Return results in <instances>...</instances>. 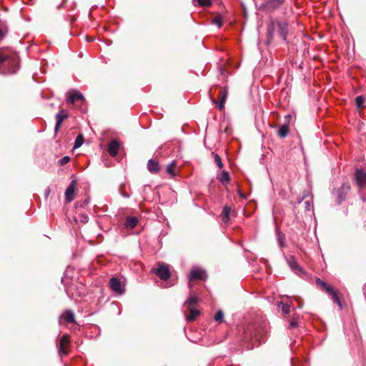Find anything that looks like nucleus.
<instances>
[{"instance_id": "a211bd4d", "label": "nucleus", "mask_w": 366, "mask_h": 366, "mask_svg": "<svg viewBox=\"0 0 366 366\" xmlns=\"http://www.w3.org/2000/svg\"><path fill=\"white\" fill-rule=\"evenodd\" d=\"M61 318L64 320L65 322L66 323H72V322H74L75 321V319H74V314L72 311L71 310H66L65 311L62 315H61Z\"/></svg>"}, {"instance_id": "20e7f679", "label": "nucleus", "mask_w": 366, "mask_h": 366, "mask_svg": "<svg viewBox=\"0 0 366 366\" xmlns=\"http://www.w3.org/2000/svg\"><path fill=\"white\" fill-rule=\"evenodd\" d=\"M284 4V0H264L259 7L260 11L272 13L279 9Z\"/></svg>"}, {"instance_id": "c85d7f7f", "label": "nucleus", "mask_w": 366, "mask_h": 366, "mask_svg": "<svg viewBox=\"0 0 366 366\" xmlns=\"http://www.w3.org/2000/svg\"><path fill=\"white\" fill-rule=\"evenodd\" d=\"M365 103V99L362 96H358L355 99V104L358 108H360L363 106Z\"/></svg>"}, {"instance_id": "a878e982", "label": "nucleus", "mask_w": 366, "mask_h": 366, "mask_svg": "<svg viewBox=\"0 0 366 366\" xmlns=\"http://www.w3.org/2000/svg\"><path fill=\"white\" fill-rule=\"evenodd\" d=\"M84 143V137L82 134H79L76 137L74 144V149H77L80 147Z\"/></svg>"}, {"instance_id": "9d476101", "label": "nucleus", "mask_w": 366, "mask_h": 366, "mask_svg": "<svg viewBox=\"0 0 366 366\" xmlns=\"http://www.w3.org/2000/svg\"><path fill=\"white\" fill-rule=\"evenodd\" d=\"M69 336L67 335H64L61 338L59 347V354L60 356L66 355L68 354L65 347L69 344Z\"/></svg>"}, {"instance_id": "4c0bfd02", "label": "nucleus", "mask_w": 366, "mask_h": 366, "mask_svg": "<svg viewBox=\"0 0 366 366\" xmlns=\"http://www.w3.org/2000/svg\"><path fill=\"white\" fill-rule=\"evenodd\" d=\"M305 209L307 210H310V207H311V204H310V202L309 200L306 201L305 202Z\"/></svg>"}, {"instance_id": "473e14b6", "label": "nucleus", "mask_w": 366, "mask_h": 366, "mask_svg": "<svg viewBox=\"0 0 366 366\" xmlns=\"http://www.w3.org/2000/svg\"><path fill=\"white\" fill-rule=\"evenodd\" d=\"M224 314L222 310H219L214 315V320L217 322H221L223 320Z\"/></svg>"}, {"instance_id": "58836bf2", "label": "nucleus", "mask_w": 366, "mask_h": 366, "mask_svg": "<svg viewBox=\"0 0 366 366\" xmlns=\"http://www.w3.org/2000/svg\"><path fill=\"white\" fill-rule=\"evenodd\" d=\"M49 193H50V189L47 188L46 192H45V194H46V197L49 196Z\"/></svg>"}, {"instance_id": "ea45409f", "label": "nucleus", "mask_w": 366, "mask_h": 366, "mask_svg": "<svg viewBox=\"0 0 366 366\" xmlns=\"http://www.w3.org/2000/svg\"><path fill=\"white\" fill-rule=\"evenodd\" d=\"M86 41H92V39H90V38L86 37Z\"/></svg>"}, {"instance_id": "4468645a", "label": "nucleus", "mask_w": 366, "mask_h": 366, "mask_svg": "<svg viewBox=\"0 0 366 366\" xmlns=\"http://www.w3.org/2000/svg\"><path fill=\"white\" fill-rule=\"evenodd\" d=\"M76 181L72 180L68 188L65 192V198L67 202H70L74 199V192H75Z\"/></svg>"}, {"instance_id": "bb28decb", "label": "nucleus", "mask_w": 366, "mask_h": 366, "mask_svg": "<svg viewBox=\"0 0 366 366\" xmlns=\"http://www.w3.org/2000/svg\"><path fill=\"white\" fill-rule=\"evenodd\" d=\"M176 164V162L175 161H173L172 162H171L169 164H168L167 167V172L172 176V177H174V167Z\"/></svg>"}, {"instance_id": "f257e3e1", "label": "nucleus", "mask_w": 366, "mask_h": 366, "mask_svg": "<svg viewBox=\"0 0 366 366\" xmlns=\"http://www.w3.org/2000/svg\"><path fill=\"white\" fill-rule=\"evenodd\" d=\"M19 59L14 54L0 50V73H15L19 69Z\"/></svg>"}, {"instance_id": "7ed1b4c3", "label": "nucleus", "mask_w": 366, "mask_h": 366, "mask_svg": "<svg viewBox=\"0 0 366 366\" xmlns=\"http://www.w3.org/2000/svg\"><path fill=\"white\" fill-rule=\"evenodd\" d=\"M315 282L317 285L330 295L333 301L338 305L340 309H342V305L338 295V291L320 278H317Z\"/></svg>"}, {"instance_id": "0eeeda50", "label": "nucleus", "mask_w": 366, "mask_h": 366, "mask_svg": "<svg viewBox=\"0 0 366 366\" xmlns=\"http://www.w3.org/2000/svg\"><path fill=\"white\" fill-rule=\"evenodd\" d=\"M112 290L117 295H122L124 292V285L119 278L112 277L109 280Z\"/></svg>"}, {"instance_id": "aec40b11", "label": "nucleus", "mask_w": 366, "mask_h": 366, "mask_svg": "<svg viewBox=\"0 0 366 366\" xmlns=\"http://www.w3.org/2000/svg\"><path fill=\"white\" fill-rule=\"evenodd\" d=\"M231 212V207L224 206L222 212V219L224 223H227L229 220V215Z\"/></svg>"}, {"instance_id": "4be33fe9", "label": "nucleus", "mask_w": 366, "mask_h": 366, "mask_svg": "<svg viewBox=\"0 0 366 366\" xmlns=\"http://www.w3.org/2000/svg\"><path fill=\"white\" fill-rule=\"evenodd\" d=\"M289 134V127L288 125L284 124L282 125L277 132V135L280 138L286 137Z\"/></svg>"}, {"instance_id": "f3484780", "label": "nucleus", "mask_w": 366, "mask_h": 366, "mask_svg": "<svg viewBox=\"0 0 366 366\" xmlns=\"http://www.w3.org/2000/svg\"><path fill=\"white\" fill-rule=\"evenodd\" d=\"M147 169L152 174L157 173L159 171V166L158 162L154 161L153 159H149L147 162Z\"/></svg>"}, {"instance_id": "c756f323", "label": "nucleus", "mask_w": 366, "mask_h": 366, "mask_svg": "<svg viewBox=\"0 0 366 366\" xmlns=\"http://www.w3.org/2000/svg\"><path fill=\"white\" fill-rule=\"evenodd\" d=\"M222 16H217L212 21V23L213 24H216L219 28H220L222 26Z\"/></svg>"}, {"instance_id": "393cba45", "label": "nucleus", "mask_w": 366, "mask_h": 366, "mask_svg": "<svg viewBox=\"0 0 366 366\" xmlns=\"http://www.w3.org/2000/svg\"><path fill=\"white\" fill-rule=\"evenodd\" d=\"M291 306L288 304H285L282 302L278 303V308L281 309L283 314H289L290 312Z\"/></svg>"}, {"instance_id": "ddd939ff", "label": "nucleus", "mask_w": 366, "mask_h": 366, "mask_svg": "<svg viewBox=\"0 0 366 366\" xmlns=\"http://www.w3.org/2000/svg\"><path fill=\"white\" fill-rule=\"evenodd\" d=\"M77 101H84V96L78 91L72 92L66 99L67 103L74 104Z\"/></svg>"}, {"instance_id": "39448f33", "label": "nucleus", "mask_w": 366, "mask_h": 366, "mask_svg": "<svg viewBox=\"0 0 366 366\" xmlns=\"http://www.w3.org/2000/svg\"><path fill=\"white\" fill-rule=\"evenodd\" d=\"M350 189V184L348 183H343L340 188L333 191V194L335 196L336 202L338 204L345 199Z\"/></svg>"}, {"instance_id": "2eb2a0df", "label": "nucleus", "mask_w": 366, "mask_h": 366, "mask_svg": "<svg viewBox=\"0 0 366 366\" xmlns=\"http://www.w3.org/2000/svg\"><path fill=\"white\" fill-rule=\"evenodd\" d=\"M287 261L290 267L295 273L299 274L300 272H302V268L299 266L294 257H290Z\"/></svg>"}, {"instance_id": "412c9836", "label": "nucleus", "mask_w": 366, "mask_h": 366, "mask_svg": "<svg viewBox=\"0 0 366 366\" xmlns=\"http://www.w3.org/2000/svg\"><path fill=\"white\" fill-rule=\"evenodd\" d=\"M188 309L189 310V315L186 317V320L187 322H192L199 315V312L194 307H188Z\"/></svg>"}, {"instance_id": "9b49d317", "label": "nucleus", "mask_w": 366, "mask_h": 366, "mask_svg": "<svg viewBox=\"0 0 366 366\" xmlns=\"http://www.w3.org/2000/svg\"><path fill=\"white\" fill-rule=\"evenodd\" d=\"M68 117V113L66 110H61L59 113L56 115V125L54 128V131L56 133L63 122Z\"/></svg>"}, {"instance_id": "f03ea898", "label": "nucleus", "mask_w": 366, "mask_h": 366, "mask_svg": "<svg viewBox=\"0 0 366 366\" xmlns=\"http://www.w3.org/2000/svg\"><path fill=\"white\" fill-rule=\"evenodd\" d=\"M277 30L280 37L284 40H287L288 34V24L285 21L280 20L270 17L269 24L267 29V42L270 43L273 38L275 30Z\"/></svg>"}, {"instance_id": "e433bc0d", "label": "nucleus", "mask_w": 366, "mask_h": 366, "mask_svg": "<svg viewBox=\"0 0 366 366\" xmlns=\"http://www.w3.org/2000/svg\"><path fill=\"white\" fill-rule=\"evenodd\" d=\"M290 325L291 327H297L298 325V321H297V319L296 317H293L290 322Z\"/></svg>"}, {"instance_id": "2f4dec72", "label": "nucleus", "mask_w": 366, "mask_h": 366, "mask_svg": "<svg viewBox=\"0 0 366 366\" xmlns=\"http://www.w3.org/2000/svg\"><path fill=\"white\" fill-rule=\"evenodd\" d=\"M197 3L201 6H208L212 4L211 0H197Z\"/></svg>"}, {"instance_id": "6ab92c4d", "label": "nucleus", "mask_w": 366, "mask_h": 366, "mask_svg": "<svg viewBox=\"0 0 366 366\" xmlns=\"http://www.w3.org/2000/svg\"><path fill=\"white\" fill-rule=\"evenodd\" d=\"M217 179L224 185H227L229 183V175L226 171H223L218 175Z\"/></svg>"}, {"instance_id": "f8f14e48", "label": "nucleus", "mask_w": 366, "mask_h": 366, "mask_svg": "<svg viewBox=\"0 0 366 366\" xmlns=\"http://www.w3.org/2000/svg\"><path fill=\"white\" fill-rule=\"evenodd\" d=\"M206 278V272L204 270L201 269H194L191 271L189 274V280H203Z\"/></svg>"}, {"instance_id": "dca6fc26", "label": "nucleus", "mask_w": 366, "mask_h": 366, "mask_svg": "<svg viewBox=\"0 0 366 366\" xmlns=\"http://www.w3.org/2000/svg\"><path fill=\"white\" fill-rule=\"evenodd\" d=\"M119 149V144L117 141H112L108 146V152L112 156L115 157Z\"/></svg>"}, {"instance_id": "423d86ee", "label": "nucleus", "mask_w": 366, "mask_h": 366, "mask_svg": "<svg viewBox=\"0 0 366 366\" xmlns=\"http://www.w3.org/2000/svg\"><path fill=\"white\" fill-rule=\"evenodd\" d=\"M152 272L154 273L162 280H167L171 276L169 267L163 263H159L157 268L152 269Z\"/></svg>"}, {"instance_id": "1a4fd4ad", "label": "nucleus", "mask_w": 366, "mask_h": 366, "mask_svg": "<svg viewBox=\"0 0 366 366\" xmlns=\"http://www.w3.org/2000/svg\"><path fill=\"white\" fill-rule=\"evenodd\" d=\"M355 181L359 187H366V173L362 169H357L356 171Z\"/></svg>"}, {"instance_id": "c9c22d12", "label": "nucleus", "mask_w": 366, "mask_h": 366, "mask_svg": "<svg viewBox=\"0 0 366 366\" xmlns=\"http://www.w3.org/2000/svg\"><path fill=\"white\" fill-rule=\"evenodd\" d=\"M277 236H278V241H279L280 245L281 247H283L284 246V242H283L284 234H282L280 232H278Z\"/></svg>"}, {"instance_id": "7c9ffc66", "label": "nucleus", "mask_w": 366, "mask_h": 366, "mask_svg": "<svg viewBox=\"0 0 366 366\" xmlns=\"http://www.w3.org/2000/svg\"><path fill=\"white\" fill-rule=\"evenodd\" d=\"M7 34L6 27L0 25V41L4 39Z\"/></svg>"}, {"instance_id": "cd10ccee", "label": "nucleus", "mask_w": 366, "mask_h": 366, "mask_svg": "<svg viewBox=\"0 0 366 366\" xmlns=\"http://www.w3.org/2000/svg\"><path fill=\"white\" fill-rule=\"evenodd\" d=\"M214 159L217 166L219 169H222L223 167V163L222 162L220 157L217 154H214Z\"/></svg>"}, {"instance_id": "5701e85b", "label": "nucleus", "mask_w": 366, "mask_h": 366, "mask_svg": "<svg viewBox=\"0 0 366 366\" xmlns=\"http://www.w3.org/2000/svg\"><path fill=\"white\" fill-rule=\"evenodd\" d=\"M137 223L138 219L137 217H129L127 219L125 224L127 227L132 229L137 226Z\"/></svg>"}, {"instance_id": "f704fd0d", "label": "nucleus", "mask_w": 366, "mask_h": 366, "mask_svg": "<svg viewBox=\"0 0 366 366\" xmlns=\"http://www.w3.org/2000/svg\"><path fill=\"white\" fill-rule=\"evenodd\" d=\"M69 161H70V157L68 156H66L59 159V165L63 166V165H65L66 164H67Z\"/></svg>"}, {"instance_id": "6e6552de", "label": "nucleus", "mask_w": 366, "mask_h": 366, "mask_svg": "<svg viewBox=\"0 0 366 366\" xmlns=\"http://www.w3.org/2000/svg\"><path fill=\"white\" fill-rule=\"evenodd\" d=\"M228 91L226 88L222 89L219 93V102L212 100V102L217 104L219 110H222L224 108V104L227 99Z\"/></svg>"}, {"instance_id": "72a5a7b5", "label": "nucleus", "mask_w": 366, "mask_h": 366, "mask_svg": "<svg viewBox=\"0 0 366 366\" xmlns=\"http://www.w3.org/2000/svg\"><path fill=\"white\" fill-rule=\"evenodd\" d=\"M78 218H79V221H80L81 223H84V224H85V223L88 222V221H89V217H88V216H87L86 214H80L79 215V217H78Z\"/></svg>"}, {"instance_id": "b1692460", "label": "nucleus", "mask_w": 366, "mask_h": 366, "mask_svg": "<svg viewBox=\"0 0 366 366\" xmlns=\"http://www.w3.org/2000/svg\"><path fill=\"white\" fill-rule=\"evenodd\" d=\"M198 299L195 296H190L188 300L184 302V306L187 307H194L197 303Z\"/></svg>"}]
</instances>
